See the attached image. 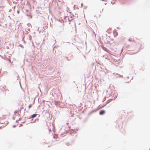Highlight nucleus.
I'll list each match as a JSON object with an SVG mask.
<instances>
[{"instance_id":"f257e3e1","label":"nucleus","mask_w":150,"mask_h":150,"mask_svg":"<svg viewBox=\"0 0 150 150\" xmlns=\"http://www.w3.org/2000/svg\"><path fill=\"white\" fill-rule=\"evenodd\" d=\"M58 30L59 32H62L64 30V26L63 25L59 26L58 28Z\"/></svg>"},{"instance_id":"f03ea898","label":"nucleus","mask_w":150,"mask_h":150,"mask_svg":"<svg viewBox=\"0 0 150 150\" xmlns=\"http://www.w3.org/2000/svg\"><path fill=\"white\" fill-rule=\"evenodd\" d=\"M37 115V114H33L32 115H31L30 117H27V119H30L31 118H35V117H36V116Z\"/></svg>"},{"instance_id":"7ed1b4c3","label":"nucleus","mask_w":150,"mask_h":150,"mask_svg":"<svg viewBox=\"0 0 150 150\" xmlns=\"http://www.w3.org/2000/svg\"><path fill=\"white\" fill-rule=\"evenodd\" d=\"M105 110H102L100 111L99 114L100 115H104L105 113Z\"/></svg>"},{"instance_id":"20e7f679","label":"nucleus","mask_w":150,"mask_h":150,"mask_svg":"<svg viewBox=\"0 0 150 150\" xmlns=\"http://www.w3.org/2000/svg\"><path fill=\"white\" fill-rule=\"evenodd\" d=\"M54 103L56 106H57L58 107H59V102L58 101H55Z\"/></svg>"},{"instance_id":"39448f33","label":"nucleus","mask_w":150,"mask_h":150,"mask_svg":"<svg viewBox=\"0 0 150 150\" xmlns=\"http://www.w3.org/2000/svg\"><path fill=\"white\" fill-rule=\"evenodd\" d=\"M37 120V119H36L33 122H31L30 123H34L35 122V121Z\"/></svg>"},{"instance_id":"423d86ee","label":"nucleus","mask_w":150,"mask_h":150,"mask_svg":"<svg viewBox=\"0 0 150 150\" xmlns=\"http://www.w3.org/2000/svg\"><path fill=\"white\" fill-rule=\"evenodd\" d=\"M18 111H15V115H16V113H17L18 114Z\"/></svg>"},{"instance_id":"0eeeda50","label":"nucleus","mask_w":150,"mask_h":150,"mask_svg":"<svg viewBox=\"0 0 150 150\" xmlns=\"http://www.w3.org/2000/svg\"><path fill=\"white\" fill-rule=\"evenodd\" d=\"M75 15H76L75 17H78V14H75Z\"/></svg>"},{"instance_id":"6e6552de","label":"nucleus","mask_w":150,"mask_h":150,"mask_svg":"<svg viewBox=\"0 0 150 150\" xmlns=\"http://www.w3.org/2000/svg\"><path fill=\"white\" fill-rule=\"evenodd\" d=\"M31 107V105H29V108H30Z\"/></svg>"},{"instance_id":"1a4fd4ad","label":"nucleus","mask_w":150,"mask_h":150,"mask_svg":"<svg viewBox=\"0 0 150 150\" xmlns=\"http://www.w3.org/2000/svg\"><path fill=\"white\" fill-rule=\"evenodd\" d=\"M66 144L67 146H69V143H66Z\"/></svg>"},{"instance_id":"9d476101","label":"nucleus","mask_w":150,"mask_h":150,"mask_svg":"<svg viewBox=\"0 0 150 150\" xmlns=\"http://www.w3.org/2000/svg\"><path fill=\"white\" fill-rule=\"evenodd\" d=\"M13 127V128H15L16 127V125H14L12 127Z\"/></svg>"},{"instance_id":"9b49d317","label":"nucleus","mask_w":150,"mask_h":150,"mask_svg":"<svg viewBox=\"0 0 150 150\" xmlns=\"http://www.w3.org/2000/svg\"><path fill=\"white\" fill-rule=\"evenodd\" d=\"M81 7H82L83 6V3H82L81 4Z\"/></svg>"},{"instance_id":"f8f14e48","label":"nucleus","mask_w":150,"mask_h":150,"mask_svg":"<svg viewBox=\"0 0 150 150\" xmlns=\"http://www.w3.org/2000/svg\"><path fill=\"white\" fill-rule=\"evenodd\" d=\"M84 7L85 8V9H86V8H87V6H84Z\"/></svg>"},{"instance_id":"ddd939ff","label":"nucleus","mask_w":150,"mask_h":150,"mask_svg":"<svg viewBox=\"0 0 150 150\" xmlns=\"http://www.w3.org/2000/svg\"><path fill=\"white\" fill-rule=\"evenodd\" d=\"M68 57H67V60H68V61H69V59H68Z\"/></svg>"},{"instance_id":"4468645a","label":"nucleus","mask_w":150,"mask_h":150,"mask_svg":"<svg viewBox=\"0 0 150 150\" xmlns=\"http://www.w3.org/2000/svg\"><path fill=\"white\" fill-rule=\"evenodd\" d=\"M128 40L129 41H131V40L130 39H129V40Z\"/></svg>"},{"instance_id":"2eb2a0df","label":"nucleus","mask_w":150,"mask_h":150,"mask_svg":"<svg viewBox=\"0 0 150 150\" xmlns=\"http://www.w3.org/2000/svg\"><path fill=\"white\" fill-rule=\"evenodd\" d=\"M17 13H19V11H17Z\"/></svg>"},{"instance_id":"dca6fc26","label":"nucleus","mask_w":150,"mask_h":150,"mask_svg":"<svg viewBox=\"0 0 150 150\" xmlns=\"http://www.w3.org/2000/svg\"><path fill=\"white\" fill-rule=\"evenodd\" d=\"M117 96L116 97H114V99H115L116 98H117Z\"/></svg>"},{"instance_id":"f3484780","label":"nucleus","mask_w":150,"mask_h":150,"mask_svg":"<svg viewBox=\"0 0 150 150\" xmlns=\"http://www.w3.org/2000/svg\"><path fill=\"white\" fill-rule=\"evenodd\" d=\"M71 20H72V19H71V20H69V18L68 19V20H69V22L70 21H71Z\"/></svg>"},{"instance_id":"a211bd4d","label":"nucleus","mask_w":150,"mask_h":150,"mask_svg":"<svg viewBox=\"0 0 150 150\" xmlns=\"http://www.w3.org/2000/svg\"><path fill=\"white\" fill-rule=\"evenodd\" d=\"M18 120H16V122H18Z\"/></svg>"},{"instance_id":"6ab92c4d","label":"nucleus","mask_w":150,"mask_h":150,"mask_svg":"<svg viewBox=\"0 0 150 150\" xmlns=\"http://www.w3.org/2000/svg\"><path fill=\"white\" fill-rule=\"evenodd\" d=\"M12 119H13V120H14L15 119H14V117H13L12 118Z\"/></svg>"},{"instance_id":"aec40b11","label":"nucleus","mask_w":150,"mask_h":150,"mask_svg":"<svg viewBox=\"0 0 150 150\" xmlns=\"http://www.w3.org/2000/svg\"><path fill=\"white\" fill-rule=\"evenodd\" d=\"M119 75V76H120V77H122V76H120V75Z\"/></svg>"},{"instance_id":"412c9836","label":"nucleus","mask_w":150,"mask_h":150,"mask_svg":"<svg viewBox=\"0 0 150 150\" xmlns=\"http://www.w3.org/2000/svg\"><path fill=\"white\" fill-rule=\"evenodd\" d=\"M105 5H106L107 4V3H105L104 4Z\"/></svg>"},{"instance_id":"4be33fe9","label":"nucleus","mask_w":150,"mask_h":150,"mask_svg":"<svg viewBox=\"0 0 150 150\" xmlns=\"http://www.w3.org/2000/svg\"><path fill=\"white\" fill-rule=\"evenodd\" d=\"M21 118H20L19 119V120H18V121H19V120H21Z\"/></svg>"},{"instance_id":"5701e85b","label":"nucleus","mask_w":150,"mask_h":150,"mask_svg":"<svg viewBox=\"0 0 150 150\" xmlns=\"http://www.w3.org/2000/svg\"><path fill=\"white\" fill-rule=\"evenodd\" d=\"M22 124L20 125V126H22Z\"/></svg>"},{"instance_id":"b1692460","label":"nucleus","mask_w":150,"mask_h":150,"mask_svg":"<svg viewBox=\"0 0 150 150\" xmlns=\"http://www.w3.org/2000/svg\"><path fill=\"white\" fill-rule=\"evenodd\" d=\"M30 18H32V16H30Z\"/></svg>"},{"instance_id":"393cba45","label":"nucleus","mask_w":150,"mask_h":150,"mask_svg":"<svg viewBox=\"0 0 150 150\" xmlns=\"http://www.w3.org/2000/svg\"><path fill=\"white\" fill-rule=\"evenodd\" d=\"M128 82H129L128 81L127 82H126L125 83H128Z\"/></svg>"},{"instance_id":"a878e982","label":"nucleus","mask_w":150,"mask_h":150,"mask_svg":"<svg viewBox=\"0 0 150 150\" xmlns=\"http://www.w3.org/2000/svg\"><path fill=\"white\" fill-rule=\"evenodd\" d=\"M77 9H79V8H78V7H77Z\"/></svg>"},{"instance_id":"bb28decb","label":"nucleus","mask_w":150,"mask_h":150,"mask_svg":"<svg viewBox=\"0 0 150 150\" xmlns=\"http://www.w3.org/2000/svg\"><path fill=\"white\" fill-rule=\"evenodd\" d=\"M75 5H74V8Z\"/></svg>"},{"instance_id":"cd10ccee","label":"nucleus","mask_w":150,"mask_h":150,"mask_svg":"<svg viewBox=\"0 0 150 150\" xmlns=\"http://www.w3.org/2000/svg\"><path fill=\"white\" fill-rule=\"evenodd\" d=\"M33 119L31 120H32V121H33Z\"/></svg>"},{"instance_id":"c85d7f7f","label":"nucleus","mask_w":150,"mask_h":150,"mask_svg":"<svg viewBox=\"0 0 150 150\" xmlns=\"http://www.w3.org/2000/svg\"><path fill=\"white\" fill-rule=\"evenodd\" d=\"M127 78H129V77L128 76V77H127Z\"/></svg>"}]
</instances>
